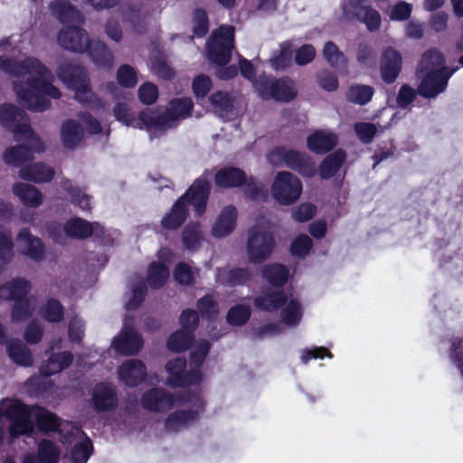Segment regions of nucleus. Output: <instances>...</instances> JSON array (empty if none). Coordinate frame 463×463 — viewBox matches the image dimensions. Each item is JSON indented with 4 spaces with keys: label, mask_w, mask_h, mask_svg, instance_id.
I'll return each instance as SVG.
<instances>
[{
    "label": "nucleus",
    "mask_w": 463,
    "mask_h": 463,
    "mask_svg": "<svg viewBox=\"0 0 463 463\" xmlns=\"http://www.w3.org/2000/svg\"><path fill=\"white\" fill-rule=\"evenodd\" d=\"M0 70L10 76L19 78L34 75L24 82H14V90L21 105L34 112H43L51 107L50 99H60L61 93L52 81L53 73L38 59L26 57L17 61L7 56L0 57Z\"/></svg>",
    "instance_id": "obj_1"
},
{
    "label": "nucleus",
    "mask_w": 463,
    "mask_h": 463,
    "mask_svg": "<svg viewBox=\"0 0 463 463\" xmlns=\"http://www.w3.org/2000/svg\"><path fill=\"white\" fill-rule=\"evenodd\" d=\"M34 420L40 431L57 432L60 434L63 444L75 443L71 452L73 463H87L92 451V443L84 431L70 421L62 420L54 413L39 410L34 414Z\"/></svg>",
    "instance_id": "obj_2"
},
{
    "label": "nucleus",
    "mask_w": 463,
    "mask_h": 463,
    "mask_svg": "<svg viewBox=\"0 0 463 463\" xmlns=\"http://www.w3.org/2000/svg\"><path fill=\"white\" fill-rule=\"evenodd\" d=\"M210 176L211 173L205 171L202 176L194 181L188 191L175 202L170 213L161 221L165 229L175 230L184 223L188 212V204L194 207L198 216L204 213L211 189L208 180Z\"/></svg>",
    "instance_id": "obj_3"
},
{
    "label": "nucleus",
    "mask_w": 463,
    "mask_h": 463,
    "mask_svg": "<svg viewBox=\"0 0 463 463\" xmlns=\"http://www.w3.org/2000/svg\"><path fill=\"white\" fill-rule=\"evenodd\" d=\"M57 77L69 89L74 90L75 99L90 109L103 108L101 99L92 92L87 70L71 61H62L57 70Z\"/></svg>",
    "instance_id": "obj_4"
},
{
    "label": "nucleus",
    "mask_w": 463,
    "mask_h": 463,
    "mask_svg": "<svg viewBox=\"0 0 463 463\" xmlns=\"http://www.w3.org/2000/svg\"><path fill=\"white\" fill-rule=\"evenodd\" d=\"M194 103L190 98L174 99L165 109H150V136L156 137L175 128L179 121L190 116Z\"/></svg>",
    "instance_id": "obj_5"
},
{
    "label": "nucleus",
    "mask_w": 463,
    "mask_h": 463,
    "mask_svg": "<svg viewBox=\"0 0 463 463\" xmlns=\"http://www.w3.org/2000/svg\"><path fill=\"white\" fill-rule=\"evenodd\" d=\"M0 124L14 133L15 140L31 141L32 144L36 145V151L43 150V142L36 137L29 124L27 115L23 109L12 104L0 105Z\"/></svg>",
    "instance_id": "obj_6"
},
{
    "label": "nucleus",
    "mask_w": 463,
    "mask_h": 463,
    "mask_svg": "<svg viewBox=\"0 0 463 463\" xmlns=\"http://www.w3.org/2000/svg\"><path fill=\"white\" fill-rule=\"evenodd\" d=\"M5 416L11 420L9 433L12 438L30 436L34 431L30 408L18 402L3 399L0 402V419Z\"/></svg>",
    "instance_id": "obj_7"
},
{
    "label": "nucleus",
    "mask_w": 463,
    "mask_h": 463,
    "mask_svg": "<svg viewBox=\"0 0 463 463\" xmlns=\"http://www.w3.org/2000/svg\"><path fill=\"white\" fill-rule=\"evenodd\" d=\"M47 232L55 242L64 244L67 237L82 240L92 234H99L102 229L99 222H90L80 217H74L68 220L63 228L56 222L48 223Z\"/></svg>",
    "instance_id": "obj_8"
},
{
    "label": "nucleus",
    "mask_w": 463,
    "mask_h": 463,
    "mask_svg": "<svg viewBox=\"0 0 463 463\" xmlns=\"http://www.w3.org/2000/svg\"><path fill=\"white\" fill-rule=\"evenodd\" d=\"M234 48V27L221 26L207 41L208 59L219 66L226 65Z\"/></svg>",
    "instance_id": "obj_9"
},
{
    "label": "nucleus",
    "mask_w": 463,
    "mask_h": 463,
    "mask_svg": "<svg viewBox=\"0 0 463 463\" xmlns=\"http://www.w3.org/2000/svg\"><path fill=\"white\" fill-rule=\"evenodd\" d=\"M180 402L190 403L189 410H179L168 415L165 420V430L168 433H176L195 420L204 410V402L198 393L187 392Z\"/></svg>",
    "instance_id": "obj_10"
},
{
    "label": "nucleus",
    "mask_w": 463,
    "mask_h": 463,
    "mask_svg": "<svg viewBox=\"0 0 463 463\" xmlns=\"http://www.w3.org/2000/svg\"><path fill=\"white\" fill-rule=\"evenodd\" d=\"M271 164L283 162L287 167L298 172L306 177H313L317 174V167L312 158L306 153L280 146L274 149L269 155Z\"/></svg>",
    "instance_id": "obj_11"
},
{
    "label": "nucleus",
    "mask_w": 463,
    "mask_h": 463,
    "mask_svg": "<svg viewBox=\"0 0 463 463\" xmlns=\"http://www.w3.org/2000/svg\"><path fill=\"white\" fill-rule=\"evenodd\" d=\"M275 245L273 235L264 227L256 225L248 232L247 252L250 263L258 264L266 260Z\"/></svg>",
    "instance_id": "obj_12"
},
{
    "label": "nucleus",
    "mask_w": 463,
    "mask_h": 463,
    "mask_svg": "<svg viewBox=\"0 0 463 463\" xmlns=\"http://www.w3.org/2000/svg\"><path fill=\"white\" fill-rule=\"evenodd\" d=\"M302 188L299 178L289 172L281 171L274 178L271 194L279 203L290 205L298 200Z\"/></svg>",
    "instance_id": "obj_13"
},
{
    "label": "nucleus",
    "mask_w": 463,
    "mask_h": 463,
    "mask_svg": "<svg viewBox=\"0 0 463 463\" xmlns=\"http://www.w3.org/2000/svg\"><path fill=\"white\" fill-rule=\"evenodd\" d=\"M343 13L346 20H358L365 24L369 31L380 27V14L372 8L367 0H350L343 5Z\"/></svg>",
    "instance_id": "obj_14"
},
{
    "label": "nucleus",
    "mask_w": 463,
    "mask_h": 463,
    "mask_svg": "<svg viewBox=\"0 0 463 463\" xmlns=\"http://www.w3.org/2000/svg\"><path fill=\"white\" fill-rule=\"evenodd\" d=\"M458 70V67H441L437 71L421 74L422 80L418 87V93L426 99H435L446 90L449 80Z\"/></svg>",
    "instance_id": "obj_15"
},
{
    "label": "nucleus",
    "mask_w": 463,
    "mask_h": 463,
    "mask_svg": "<svg viewBox=\"0 0 463 463\" xmlns=\"http://www.w3.org/2000/svg\"><path fill=\"white\" fill-rule=\"evenodd\" d=\"M182 397L179 392L171 393L163 388H152L142 394L140 404L149 411L163 412L179 403Z\"/></svg>",
    "instance_id": "obj_16"
},
{
    "label": "nucleus",
    "mask_w": 463,
    "mask_h": 463,
    "mask_svg": "<svg viewBox=\"0 0 463 463\" xmlns=\"http://www.w3.org/2000/svg\"><path fill=\"white\" fill-rule=\"evenodd\" d=\"M186 360L184 358H175L169 361L165 365L168 373L166 384L171 387H180L187 385H197L201 383L203 375L197 371H186Z\"/></svg>",
    "instance_id": "obj_17"
},
{
    "label": "nucleus",
    "mask_w": 463,
    "mask_h": 463,
    "mask_svg": "<svg viewBox=\"0 0 463 463\" xmlns=\"http://www.w3.org/2000/svg\"><path fill=\"white\" fill-rule=\"evenodd\" d=\"M89 403L96 413L114 411L119 403L116 386L109 383L96 384L92 389Z\"/></svg>",
    "instance_id": "obj_18"
},
{
    "label": "nucleus",
    "mask_w": 463,
    "mask_h": 463,
    "mask_svg": "<svg viewBox=\"0 0 463 463\" xmlns=\"http://www.w3.org/2000/svg\"><path fill=\"white\" fill-rule=\"evenodd\" d=\"M57 41L64 50L83 53L86 52L91 40L84 29L79 26H64L59 32Z\"/></svg>",
    "instance_id": "obj_19"
},
{
    "label": "nucleus",
    "mask_w": 463,
    "mask_h": 463,
    "mask_svg": "<svg viewBox=\"0 0 463 463\" xmlns=\"http://www.w3.org/2000/svg\"><path fill=\"white\" fill-rule=\"evenodd\" d=\"M116 353L122 355H135L143 346V340L126 320L119 335L112 342Z\"/></svg>",
    "instance_id": "obj_20"
},
{
    "label": "nucleus",
    "mask_w": 463,
    "mask_h": 463,
    "mask_svg": "<svg viewBox=\"0 0 463 463\" xmlns=\"http://www.w3.org/2000/svg\"><path fill=\"white\" fill-rule=\"evenodd\" d=\"M402 58L401 53L392 47L386 48L381 56L380 73L386 84L393 83L401 73Z\"/></svg>",
    "instance_id": "obj_21"
},
{
    "label": "nucleus",
    "mask_w": 463,
    "mask_h": 463,
    "mask_svg": "<svg viewBox=\"0 0 463 463\" xmlns=\"http://www.w3.org/2000/svg\"><path fill=\"white\" fill-rule=\"evenodd\" d=\"M288 300L287 295L279 288L262 286L259 296L253 299L256 308L273 312L281 307Z\"/></svg>",
    "instance_id": "obj_22"
},
{
    "label": "nucleus",
    "mask_w": 463,
    "mask_h": 463,
    "mask_svg": "<svg viewBox=\"0 0 463 463\" xmlns=\"http://www.w3.org/2000/svg\"><path fill=\"white\" fill-rule=\"evenodd\" d=\"M118 379L128 387H136L146 376V365L137 359L124 362L118 369Z\"/></svg>",
    "instance_id": "obj_23"
},
{
    "label": "nucleus",
    "mask_w": 463,
    "mask_h": 463,
    "mask_svg": "<svg viewBox=\"0 0 463 463\" xmlns=\"http://www.w3.org/2000/svg\"><path fill=\"white\" fill-rule=\"evenodd\" d=\"M114 115L116 118L124 125L140 129L146 128L150 133L151 116L149 109L135 116L129 111V108L126 103L118 102L114 108Z\"/></svg>",
    "instance_id": "obj_24"
},
{
    "label": "nucleus",
    "mask_w": 463,
    "mask_h": 463,
    "mask_svg": "<svg viewBox=\"0 0 463 463\" xmlns=\"http://www.w3.org/2000/svg\"><path fill=\"white\" fill-rule=\"evenodd\" d=\"M17 241L20 243V252L29 257L35 262H40L44 257L45 247L38 237L33 236L28 228H23L18 235Z\"/></svg>",
    "instance_id": "obj_25"
},
{
    "label": "nucleus",
    "mask_w": 463,
    "mask_h": 463,
    "mask_svg": "<svg viewBox=\"0 0 463 463\" xmlns=\"http://www.w3.org/2000/svg\"><path fill=\"white\" fill-rule=\"evenodd\" d=\"M214 113L223 120H232L239 114L235 106V98L226 91H216L210 97Z\"/></svg>",
    "instance_id": "obj_26"
},
{
    "label": "nucleus",
    "mask_w": 463,
    "mask_h": 463,
    "mask_svg": "<svg viewBox=\"0 0 463 463\" xmlns=\"http://www.w3.org/2000/svg\"><path fill=\"white\" fill-rule=\"evenodd\" d=\"M32 288L31 283L24 278H14L0 287V298L5 300L29 299L27 295Z\"/></svg>",
    "instance_id": "obj_27"
},
{
    "label": "nucleus",
    "mask_w": 463,
    "mask_h": 463,
    "mask_svg": "<svg viewBox=\"0 0 463 463\" xmlns=\"http://www.w3.org/2000/svg\"><path fill=\"white\" fill-rule=\"evenodd\" d=\"M236 222L237 209L233 205L224 207L213 226V236L215 238L228 236L234 230Z\"/></svg>",
    "instance_id": "obj_28"
},
{
    "label": "nucleus",
    "mask_w": 463,
    "mask_h": 463,
    "mask_svg": "<svg viewBox=\"0 0 463 463\" xmlns=\"http://www.w3.org/2000/svg\"><path fill=\"white\" fill-rule=\"evenodd\" d=\"M338 142L337 136L327 130H317L307 137V145L310 151L323 155L332 150Z\"/></svg>",
    "instance_id": "obj_29"
},
{
    "label": "nucleus",
    "mask_w": 463,
    "mask_h": 463,
    "mask_svg": "<svg viewBox=\"0 0 463 463\" xmlns=\"http://www.w3.org/2000/svg\"><path fill=\"white\" fill-rule=\"evenodd\" d=\"M50 9L61 24H81L85 21L83 14L68 1H55L50 5Z\"/></svg>",
    "instance_id": "obj_30"
},
{
    "label": "nucleus",
    "mask_w": 463,
    "mask_h": 463,
    "mask_svg": "<svg viewBox=\"0 0 463 463\" xmlns=\"http://www.w3.org/2000/svg\"><path fill=\"white\" fill-rule=\"evenodd\" d=\"M72 361L73 355L71 352L53 353L42 364L40 373L45 377L54 375L67 369Z\"/></svg>",
    "instance_id": "obj_31"
},
{
    "label": "nucleus",
    "mask_w": 463,
    "mask_h": 463,
    "mask_svg": "<svg viewBox=\"0 0 463 463\" xmlns=\"http://www.w3.org/2000/svg\"><path fill=\"white\" fill-rule=\"evenodd\" d=\"M254 276V271L250 268L234 267L230 269H220L217 280L231 287L244 286Z\"/></svg>",
    "instance_id": "obj_32"
},
{
    "label": "nucleus",
    "mask_w": 463,
    "mask_h": 463,
    "mask_svg": "<svg viewBox=\"0 0 463 463\" xmlns=\"http://www.w3.org/2000/svg\"><path fill=\"white\" fill-rule=\"evenodd\" d=\"M84 131L82 127L73 119L64 121L61 127V138L64 147L76 148L83 140Z\"/></svg>",
    "instance_id": "obj_33"
},
{
    "label": "nucleus",
    "mask_w": 463,
    "mask_h": 463,
    "mask_svg": "<svg viewBox=\"0 0 463 463\" xmlns=\"http://www.w3.org/2000/svg\"><path fill=\"white\" fill-rule=\"evenodd\" d=\"M86 52L93 63L99 68L110 69L112 67L113 55L104 43L91 40Z\"/></svg>",
    "instance_id": "obj_34"
},
{
    "label": "nucleus",
    "mask_w": 463,
    "mask_h": 463,
    "mask_svg": "<svg viewBox=\"0 0 463 463\" xmlns=\"http://www.w3.org/2000/svg\"><path fill=\"white\" fill-rule=\"evenodd\" d=\"M19 176L34 183H48L54 176L52 168L43 163H35L21 168Z\"/></svg>",
    "instance_id": "obj_35"
},
{
    "label": "nucleus",
    "mask_w": 463,
    "mask_h": 463,
    "mask_svg": "<svg viewBox=\"0 0 463 463\" xmlns=\"http://www.w3.org/2000/svg\"><path fill=\"white\" fill-rule=\"evenodd\" d=\"M61 186L69 194L71 203L79 207L82 212H90L92 208V196L88 194L80 187L74 185L73 183L65 179L61 182Z\"/></svg>",
    "instance_id": "obj_36"
},
{
    "label": "nucleus",
    "mask_w": 463,
    "mask_h": 463,
    "mask_svg": "<svg viewBox=\"0 0 463 463\" xmlns=\"http://www.w3.org/2000/svg\"><path fill=\"white\" fill-rule=\"evenodd\" d=\"M247 180L244 171L236 167H224L215 174V184L219 187L231 188L242 185Z\"/></svg>",
    "instance_id": "obj_37"
},
{
    "label": "nucleus",
    "mask_w": 463,
    "mask_h": 463,
    "mask_svg": "<svg viewBox=\"0 0 463 463\" xmlns=\"http://www.w3.org/2000/svg\"><path fill=\"white\" fill-rule=\"evenodd\" d=\"M29 142L32 143L31 141ZM31 146L33 149L29 148L25 145H18L7 148L3 155L5 163L8 165L20 166L24 163L31 160L33 158V152H37L35 150L36 145L31 144Z\"/></svg>",
    "instance_id": "obj_38"
},
{
    "label": "nucleus",
    "mask_w": 463,
    "mask_h": 463,
    "mask_svg": "<svg viewBox=\"0 0 463 463\" xmlns=\"http://www.w3.org/2000/svg\"><path fill=\"white\" fill-rule=\"evenodd\" d=\"M13 191L26 206L36 208L43 203V194L32 184L17 183L14 185Z\"/></svg>",
    "instance_id": "obj_39"
},
{
    "label": "nucleus",
    "mask_w": 463,
    "mask_h": 463,
    "mask_svg": "<svg viewBox=\"0 0 463 463\" xmlns=\"http://www.w3.org/2000/svg\"><path fill=\"white\" fill-rule=\"evenodd\" d=\"M9 357L18 365L31 366L33 357L30 349L19 339L11 340L7 344Z\"/></svg>",
    "instance_id": "obj_40"
},
{
    "label": "nucleus",
    "mask_w": 463,
    "mask_h": 463,
    "mask_svg": "<svg viewBox=\"0 0 463 463\" xmlns=\"http://www.w3.org/2000/svg\"><path fill=\"white\" fill-rule=\"evenodd\" d=\"M346 154L344 150L338 149L328 155L321 163L319 174L321 178L329 179L333 177L345 161Z\"/></svg>",
    "instance_id": "obj_41"
},
{
    "label": "nucleus",
    "mask_w": 463,
    "mask_h": 463,
    "mask_svg": "<svg viewBox=\"0 0 463 463\" xmlns=\"http://www.w3.org/2000/svg\"><path fill=\"white\" fill-rule=\"evenodd\" d=\"M445 58L437 49H430L425 52L418 66V74H426L437 71L444 65Z\"/></svg>",
    "instance_id": "obj_42"
},
{
    "label": "nucleus",
    "mask_w": 463,
    "mask_h": 463,
    "mask_svg": "<svg viewBox=\"0 0 463 463\" xmlns=\"http://www.w3.org/2000/svg\"><path fill=\"white\" fill-rule=\"evenodd\" d=\"M282 307L283 308L280 315L282 322L290 327L298 326L304 312L300 301L297 298H290L289 300H286V303Z\"/></svg>",
    "instance_id": "obj_43"
},
{
    "label": "nucleus",
    "mask_w": 463,
    "mask_h": 463,
    "mask_svg": "<svg viewBox=\"0 0 463 463\" xmlns=\"http://www.w3.org/2000/svg\"><path fill=\"white\" fill-rule=\"evenodd\" d=\"M293 44L290 41L282 42L279 49L274 51L269 58V63L275 71L288 68L292 61Z\"/></svg>",
    "instance_id": "obj_44"
},
{
    "label": "nucleus",
    "mask_w": 463,
    "mask_h": 463,
    "mask_svg": "<svg viewBox=\"0 0 463 463\" xmlns=\"http://www.w3.org/2000/svg\"><path fill=\"white\" fill-rule=\"evenodd\" d=\"M262 277L269 287L281 289L288 280V269L281 264L267 265L262 269Z\"/></svg>",
    "instance_id": "obj_45"
},
{
    "label": "nucleus",
    "mask_w": 463,
    "mask_h": 463,
    "mask_svg": "<svg viewBox=\"0 0 463 463\" xmlns=\"http://www.w3.org/2000/svg\"><path fill=\"white\" fill-rule=\"evenodd\" d=\"M323 56L326 61L335 70L345 71L347 62L345 54L339 51L333 42H327L323 48Z\"/></svg>",
    "instance_id": "obj_46"
},
{
    "label": "nucleus",
    "mask_w": 463,
    "mask_h": 463,
    "mask_svg": "<svg viewBox=\"0 0 463 463\" xmlns=\"http://www.w3.org/2000/svg\"><path fill=\"white\" fill-rule=\"evenodd\" d=\"M169 277L167 267L159 262H152L148 267L147 283L152 288H160Z\"/></svg>",
    "instance_id": "obj_47"
},
{
    "label": "nucleus",
    "mask_w": 463,
    "mask_h": 463,
    "mask_svg": "<svg viewBox=\"0 0 463 463\" xmlns=\"http://www.w3.org/2000/svg\"><path fill=\"white\" fill-rule=\"evenodd\" d=\"M194 339V334L182 328L172 334L167 339L169 350L179 353L188 349Z\"/></svg>",
    "instance_id": "obj_48"
},
{
    "label": "nucleus",
    "mask_w": 463,
    "mask_h": 463,
    "mask_svg": "<svg viewBox=\"0 0 463 463\" xmlns=\"http://www.w3.org/2000/svg\"><path fill=\"white\" fill-rule=\"evenodd\" d=\"M14 258V243L11 234L0 225V271Z\"/></svg>",
    "instance_id": "obj_49"
},
{
    "label": "nucleus",
    "mask_w": 463,
    "mask_h": 463,
    "mask_svg": "<svg viewBox=\"0 0 463 463\" xmlns=\"http://www.w3.org/2000/svg\"><path fill=\"white\" fill-rule=\"evenodd\" d=\"M296 97V91L293 87V81L288 78L276 80L272 90L271 99L279 101H290Z\"/></svg>",
    "instance_id": "obj_50"
},
{
    "label": "nucleus",
    "mask_w": 463,
    "mask_h": 463,
    "mask_svg": "<svg viewBox=\"0 0 463 463\" xmlns=\"http://www.w3.org/2000/svg\"><path fill=\"white\" fill-rule=\"evenodd\" d=\"M122 14L124 21L128 22L134 31L142 33L145 30V18L140 13V9L134 5H125L122 6Z\"/></svg>",
    "instance_id": "obj_51"
},
{
    "label": "nucleus",
    "mask_w": 463,
    "mask_h": 463,
    "mask_svg": "<svg viewBox=\"0 0 463 463\" xmlns=\"http://www.w3.org/2000/svg\"><path fill=\"white\" fill-rule=\"evenodd\" d=\"M211 348V345L206 340H200L194 346L190 354V371L201 372V366L204 362Z\"/></svg>",
    "instance_id": "obj_52"
},
{
    "label": "nucleus",
    "mask_w": 463,
    "mask_h": 463,
    "mask_svg": "<svg viewBox=\"0 0 463 463\" xmlns=\"http://www.w3.org/2000/svg\"><path fill=\"white\" fill-rule=\"evenodd\" d=\"M373 93L374 90L371 86L354 85L349 88L347 99L355 104L365 105L372 99Z\"/></svg>",
    "instance_id": "obj_53"
},
{
    "label": "nucleus",
    "mask_w": 463,
    "mask_h": 463,
    "mask_svg": "<svg viewBox=\"0 0 463 463\" xmlns=\"http://www.w3.org/2000/svg\"><path fill=\"white\" fill-rule=\"evenodd\" d=\"M41 316L51 323H58L62 320L64 316V308L60 301L56 299H49L41 307Z\"/></svg>",
    "instance_id": "obj_54"
},
{
    "label": "nucleus",
    "mask_w": 463,
    "mask_h": 463,
    "mask_svg": "<svg viewBox=\"0 0 463 463\" xmlns=\"http://www.w3.org/2000/svg\"><path fill=\"white\" fill-rule=\"evenodd\" d=\"M61 451L52 441L43 439L38 444V457L43 463H58Z\"/></svg>",
    "instance_id": "obj_55"
},
{
    "label": "nucleus",
    "mask_w": 463,
    "mask_h": 463,
    "mask_svg": "<svg viewBox=\"0 0 463 463\" xmlns=\"http://www.w3.org/2000/svg\"><path fill=\"white\" fill-rule=\"evenodd\" d=\"M251 310L247 305L238 304L230 308L226 319L232 326H242L250 317Z\"/></svg>",
    "instance_id": "obj_56"
},
{
    "label": "nucleus",
    "mask_w": 463,
    "mask_h": 463,
    "mask_svg": "<svg viewBox=\"0 0 463 463\" xmlns=\"http://www.w3.org/2000/svg\"><path fill=\"white\" fill-rule=\"evenodd\" d=\"M202 240L200 225L188 224L183 232V243L187 250H195Z\"/></svg>",
    "instance_id": "obj_57"
},
{
    "label": "nucleus",
    "mask_w": 463,
    "mask_h": 463,
    "mask_svg": "<svg viewBox=\"0 0 463 463\" xmlns=\"http://www.w3.org/2000/svg\"><path fill=\"white\" fill-rule=\"evenodd\" d=\"M354 130L358 139L365 145L370 144L377 132V128L373 123L357 122L354 126Z\"/></svg>",
    "instance_id": "obj_58"
},
{
    "label": "nucleus",
    "mask_w": 463,
    "mask_h": 463,
    "mask_svg": "<svg viewBox=\"0 0 463 463\" xmlns=\"http://www.w3.org/2000/svg\"><path fill=\"white\" fill-rule=\"evenodd\" d=\"M313 241L309 236L306 234H300L291 243V253L294 256L304 258L311 250Z\"/></svg>",
    "instance_id": "obj_59"
},
{
    "label": "nucleus",
    "mask_w": 463,
    "mask_h": 463,
    "mask_svg": "<svg viewBox=\"0 0 463 463\" xmlns=\"http://www.w3.org/2000/svg\"><path fill=\"white\" fill-rule=\"evenodd\" d=\"M276 80L277 79L263 74L254 81V87L263 99H271Z\"/></svg>",
    "instance_id": "obj_60"
},
{
    "label": "nucleus",
    "mask_w": 463,
    "mask_h": 463,
    "mask_svg": "<svg viewBox=\"0 0 463 463\" xmlns=\"http://www.w3.org/2000/svg\"><path fill=\"white\" fill-rule=\"evenodd\" d=\"M33 314V307L30 299L14 301L12 311L13 322H23Z\"/></svg>",
    "instance_id": "obj_61"
},
{
    "label": "nucleus",
    "mask_w": 463,
    "mask_h": 463,
    "mask_svg": "<svg viewBox=\"0 0 463 463\" xmlns=\"http://www.w3.org/2000/svg\"><path fill=\"white\" fill-rule=\"evenodd\" d=\"M195 270H194L188 264L180 262L176 265L174 277L175 279L182 285H191L195 280Z\"/></svg>",
    "instance_id": "obj_62"
},
{
    "label": "nucleus",
    "mask_w": 463,
    "mask_h": 463,
    "mask_svg": "<svg viewBox=\"0 0 463 463\" xmlns=\"http://www.w3.org/2000/svg\"><path fill=\"white\" fill-rule=\"evenodd\" d=\"M197 308L203 318L213 319L218 313V304L212 296H204L197 302Z\"/></svg>",
    "instance_id": "obj_63"
},
{
    "label": "nucleus",
    "mask_w": 463,
    "mask_h": 463,
    "mask_svg": "<svg viewBox=\"0 0 463 463\" xmlns=\"http://www.w3.org/2000/svg\"><path fill=\"white\" fill-rule=\"evenodd\" d=\"M244 184V194L250 199L258 201L264 200L267 197V190L261 183L250 178L249 180L247 179Z\"/></svg>",
    "instance_id": "obj_64"
}]
</instances>
